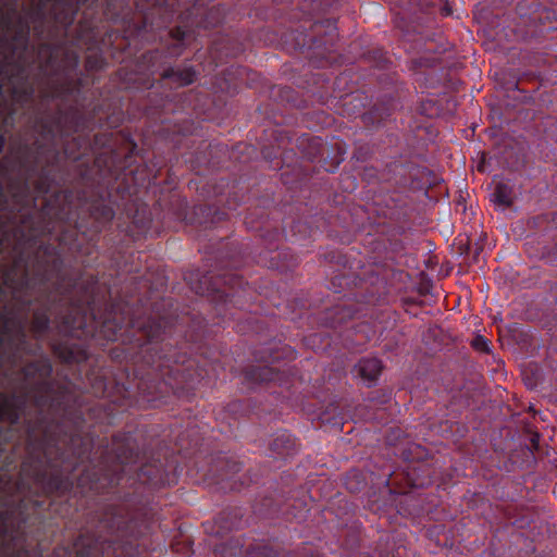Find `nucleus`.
<instances>
[{
	"instance_id": "nucleus-1",
	"label": "nucleus",
	"mask_w": 557,
	"mask_h": 557,
	"mask_svg": "<svg viewBox=\"0 0 557 557\" xmlns=\"http://www.w3.org/2000/svg\"><path fill=\"white\" fill-rule=\"evenodd\" d=\"M52 281L57 295L46 292L41 307L33 313L35 339L45 338L55 313L61 338L51 348L62 362L81 366L91 357L92 347L119 342L110 351L111 359L132 367L116 374L108 368L87 372L85 386L94 396L119 408H145L170 394H188L205 379L190 349V344L203 337L205 318L178 311L172 298H161L149 312L137 314L128 301L113 300L96 276L70 277L60 249L41 244L34 257L33 276L25 264L20 287H46Z\"/></svg>"
},
{
	"instance_id": "nucleus-2",
	"label": "nucleus",
	"mask_w": 557,
	"mask_h": 557,
	"mask_svg": "<svg viewBox=\"0 0 557 557\" xmlns=\"http://www.w3.org/2000/svg\"><path fill=\"white\" fill-rule=\"evenodd\" d=\"M48 357L21 368L23 382L17 391L0 394V443L17 437L24 417L25 457L21 463L15 491L23 495L16 508L1 512L4 532L9 527L22 531L29 521L27 504L34 512L49 505L45 496H65L74 487L73 472L89 459L92 444L81 434L83 411L71 382L58 384Z\"/></svg>"
},
{
	"instance_id": "nucleus-3",
	"label": "nucleus",
	"mask_w": 557,
	"mask_h": 557,
	"mask_svg": "<svg viewBox=\"0 0 557 557\" xmlns=\"http://www.w3.org/2000/svg\"><path fill=\"white\" fill-rule=\"evenodd\" d=\"M175 478H78L76 488L100 497L72 547L58 546L52 557H144L150 549L152 490Z\"/></svg>"
},
{
	"instance_id": "nucleus-4",
	"label": "nucleus",
	"mask_w": 557,
	"mask_h": 557,
	"mask_svg": "<svg viewBox=\"0 0 557 557\" xmlns=\"http://www.w3.org/2000/svg\"><path fill=\"white\" fill-rule=\"evenodd\" d=\"M96 9L88 8L77 28V40L87 46L86 70H102L106 57L124 62L132 55L136 40H156L149 26V15L140 0H95Z\"/></svg>"
},
{
	"instance_id": "nucleus-5",
	"label": "nucleus",
	"mask_w": 557,
	"mask_h": 557,
	"mask_svg": "<svg viewBox=\"0 0 557 557\" xmlns=\"http://www.w3.org/2000/svg\"><path fill=\"white\" fill-rule=\"evenodd\" d=\"M149 15L152 34L166 28L177 20L182 25L166 32L171 44L144 52L135 64L134 74L128 81L150 88V75L157 73L168 58L180 57L191 38L199 35L200 29H211L223 23L226 16L224 3L205 8L207 0H141Z\"/></svg>"
},
{
	"instance_id": "nucleus-6",
	"label": "nucleus",
	"mask_w": 557,
	"mask_h": 557,
	"mask_svg": "<svg viewBox=\"0 0 557 557\" xmlns=\"http://www.w3.org/2000/svg\"><path fill=\"white\" fill-rule=\"evenodd\" d=\"M113 205L115 201L110 191H92L88 197L85 190L60 189L45 200L44 213H51L53 207L55 218L69 225L74 223L73 228L64 232L61 242L70 244L71 248L81 249L78 233L86 236L88 242H94L112 222L115 215Z\"/></svg>"
},
{
	"instance_id": "nucleus-7",
	"label": "nucleus",
	"mask_w": 557,
	"mask_h": 557,
	"mask_svg": "<svg viewBox=\"0 0 557 557\" xmlns=\"http://www.w3.org/2000/svg\"><path fill=\"white\" fill-rule=\"evenodd\" d=\"M243 264L240 257L231 256L224 264L223 273L213 275L210 273L196 274L197 281H193L190 275V288L198 295L211 297L214 302L216 315L221 317L222 322L227 319H235L233 309H244L245 306L253 300V288L244 280V277L233 270H237Z\"/></svg>"
},
{
	"instance_id": "nucleus-8",
	"label": "nucleus",
	"mask_w": 557,
	"mask_h": 557,
	"mask_svg": "<svg viewBox=\"0 0 557 557\" xmlns=\"http://www.w3.org/2000/svg\"><path fill=\"white\" fill-rule=\"evenodd\" d=\"M37 54L41 73L50 77L49 88L41 92L44 100L65 101L81 95L85 79L78 70L79 55L75 50L42 41Z\"/></svg>"
},
{
	"instance_id": "nucleus-9",
	"label": "nucleus",
	"mask_w": 557,
	"mask_h": 557,
	"mask_svg": "<svg viewBox=\"0 0 557 557\" xmlns=\"http://www.w3.org/2000/svg\"><path fill=\"white\" fill-rule=\"evenodd\" d=\"M14 53L4 54L0 46V73L10 84V95L13 104L10 107L4 123L14 125V117L17 113L15 106L24 108L28 106L35 97V86L29 78L28 65L25 61V54L21 53L17 59L13 58Z\"/></svg>"
},
{
	"instance_id": "nucleus-10",
	"label": "nucleus",
	"mask_w": 557,
	"mask_h": 557,
	"mask_svg": "<svg viewBox=\"0 0 557 557\" xmlns=\"http://www.w3.org/2000/svg\"><path fill=\"white\" fill-rule=\"evenodd\" d=\"M4 346L11 350L9 360L13 366L22 355L35 356L41 350L39 344L33 345L28 339L26 319L14 313L0 315V368L3 366Z\"/></svg>"
},
{
	"instance_id": "nucleus-11",
	"label": "nucleus",
	"mask_w": 557,
	"mask_h": 557,
	"mask_svg": "<svg viewBox=\"0 0 557 557\" xmlns=\"http://www.w3.org/2000/svg\"><path fill=\"white\" fill-rule=\"evenodd\" d=\"M44 147L45 143L39 139H36L32 145L22 144L18 147L16 161L24 175L10 184L17 212H22L30 203V180L35 177L37 172Z\"/></svg>"
},
{
	"instance_id": "nucleus-12",
	"label": "nucleus",
	"mask_w": 557,
	"mask_h": 557,
	"mask_svg": "<svg viewBox=\"0 0 557 557\" xmlns=\"http://www.w3.org/2000/svg\"><path fill=\"white\" fill-rule=\"evenodd\" d=\"M54 208L51 207V212H53ZM22 225L29 231V235L33 238H37L40 236H55L60 246L62 248H66L71 251L81 252L84 250V243L87 246H95L96 239L94 242H88L87 237L78 233V243L81 244V249L71 248L70 244H64L61 242L62 235L70 228L74 227V223L72 225L65 224L60 221L58 218L53 215V213L45 214L44 207L39 210V212L28 211L22 214ZM86 250H89V247H86Z\"/></svg>"
},
{
	"instance_id": "nucleus-13",
	"label": "nucleus",
	"mask_w": 557,
	"mask_h": 557,
	"mask_svg": "<svg viewBox=\"0 0 557 557\" xmlns=\"http://www.w3.org/2000/svg\"><path fill=\"white\" fill-rule=\"evenodd\" d=\"M385 182L397 187L410 188L412 190L428 189L437 183V175L424 165L418 164L414 160L399 159L386 166Z\"/></svg>"
},
{
	"instance_id": "nucleus-14",
	"label": "nucleus",
	"mask_w": 557,
	"mask_h": 557,
	"mask_svg": "<svg viewBox=\"0 0 557 557\" xmlns=\"http://www.w3.org/2000/svg\"><path fill=\"white\" fill-rule=\"evenodd\" d=\"M294 350L290 347H285L282 351L277 350L273 345H268L260 348L255 358L260 364L248 367L244 376L248 383L260 385L263 383L275 382L282 384L284 379V371L280 366H275L282 358H294Z\"/></svg>"
},
{
	"instance_id": "nucleus-15",
	"label": "nucleus",
	"mask_w": 557,
	"mask_h": 557,
	"mask_svg": "<svg viewBox=\"0 0 557 557\" xmlns=\"http://www.w3.org/2000/svg\"><path fill=\"white\" fill-rule=\"evenodd\" d=\"M82 117L77 109L71 108L69 111H64L60 108L53 115L37 117L36 124L44 138L53 139L58 134L64 135L70 131L77 132Z\"/></svg>"
},
{
	"instance_id": "nucleus-16",
	"label": "nucleus",
	"mask_w": 557,
	"mask_h": 557,
	"mask_svg": "<svg viewBox=\"0 0 557 557\" xmlns=\"http://www.w3.org/2000/svg\"><path fill=\"white\" fill-rule=\"evenodd\" d=\"M214 557H280L278 553L265 543L245 545L242 536L214 545Z\"/></svg>"
},
{
	"instance_id": "nucleus-17",
	"label": "nucleus",
	"mask_w": 557,
	"mask_h": 557,
	"mask_svg": "<svg viewBox=\"0 0 557 557\" xmlns=\"http://www.w3.org/2000/svg\"><path fill=\"white\" fill-rule=\"evenodd\" d=\"M243 466L234 457L219 456L208 470V474L218 483L224 484L231 491H240L244 482L236 480V475L240 472Z\"/></svg>"
},
{
	"instance_id": "nucleus-18",
	"label": "nucleus",
	"mask_w": 557,
	"mask_h": 557,
	"mask_svg": "<svg viewBox=\"0 0 557 557\" xmlns=\"http://www.w3.org/2000/svg\"><path fill=\"white\" fill-rule=\"evenodd\" d=\"M59 158L60 152L53 147L48 148L45 144L41 159L35 173L37 180L34 183V188L38 195L45 196L51 191L55 183L54 169L58 165Z\"/></svg>"
},
{
	"instance_id": "nucleus-19",
	"label": "nucleus",
	"mask_w": 557,
	"mask_h": 557,
	"mask_svg": "<svg viewBox=\"0 0 557 557\" xmlns=\"http://www.w3.org/2000/svg\"><path fill=\"white\" fill-rule=\"evenodd\" d=\"M253 510L264 517L283 515L287 519H294L297 522L304 521L309 512L305 502L294 500L293 503L286 502L284 505H280L270 497H265L260 504L255 505Z\"/></svg>"
},
{
	"instance_id": "nucleus-20",
	"label": "nucleus",
	"mask_w": 557,
	"mask_h": 557,
	"mask_svg": "<svg viewBox=\"0 0 557 557\" xmlns=\"http://www.w3.org/2000/svg\"><path fill=\"white\" fill-rule=\"evenodd\" d=\"M126 211L129 219L126 234L134 240L145 237L152 222L149 207L146 203L133 201L126 205Z\"/></svg>"
},
{
	"instance_id": "nucleus-21",
	"label": "nucleus",
	"mask_w": 557,
	"mask_h": 557,
	"mask_svg": "<svg viewBox=\"0 0 557 557\" xmlns=\"http://www.w3.org/2000/svg\"><path fill=\"white\" fill-rule=\"evenodd\" d=\"M337 38L335 21L325 18L312 25L311 34L306 35L302 45L331 52Z\"/></svg>"
},
{
	"instance_id": "nucleus-22",
	"label": "nucleus",
	"mask_w": 557,
	"mask_h": 557,
	"mask_svg": "<svg viewBox=\"0 0 557 557\" xmlns=\"http://www.w3.org/2000/svg\"><path fill=\"white\" fill-rule=\"evenodd\" d=\"M89 0H51L49 14L58 28L65 35L74 23L79 9Z\"/></svg>"
},
{
	"instance_id": "nucleus-23",
	"label": "nucleus",
	"mask_w": 557,
	"mask_h": 557,
	"mask_svg": "<svg viewBox=\"0 0 557 557\" xmlns=\"http://www.w3.org/2000/svg\"><path fill=\"white\" fill-rule=\"evenodd\" d=\"M359 309L354 304L339 302L323 312L321 321L325 327L334 331L350 330L352 319L358 314Z\"/></svg>"
},
{
	"instance_id": "nucleus-24",
	"label": "nucleus",
	"mask_w": 557,
	"mask_h": 557,
	"mask_svg": "<svg viewBox=\"0 0 557 557\" xmlns=\"http://www.w3.org/2000/svg\"><path fill=\"white\" fill-rule=\"evenodd\" d=\"M409 70L412 72L414 83L420 88H434L440 83V77L436 74L435 58H414L409 63Z\"/></svg>"
},
{
	"instance_id": "nucleus-25",
	"label": "nucleus",
	"mask_w": 557,
	"mask_h": 557,
	"mask_svg": "<svg viewBox=\"0 0 557 557\" xmlns=\"http://www.w3.org/2000/svg\"><path fill=\"white\" fill-rule=\"evenodd\" d=\"M244 515V509L240 507H227L214 519L215 525L205 524L206 531L216 536H223L225 533L239 529L245 524Z\"/></svg>"
},
{
	"instance_id": "nucleus-26",
	"label": "nucleus",
	"mask_w": 557,
	"mask_h": 557,
	"mask_svg": "<svg viewBox=\"0 0 557 557\" xmlns=\"http://www.w3.org/2000/svg\"><path fill=\"white\" fill-rule=\"evenodd\" d=\"M400 107L401 104L399 99L385 94L368 112L362 115L363 122L372 126H380Z\"/></svg>"
},
{
	"instance_id": "nucleus-27",
	"label": "nucleus",
	"mask_w": 557,
	"mask_h": 557,
	"mask_svg": "<svg viewBox=\"0 0 557 557\" xmlns=\"http://www.w3.org/2000/svg\"><path fill=\"white\" fill-rule=\"evenodd\" d=\"M270 456L276 459H286L297 450L296 438L286 430L276 432L269 443Z\"/></svg>"
},
{
	"instance_id": "nucleus-28",
	"label": "nucleus",
	"mask_w": 557,
	"mask_h": 557,
	"mask_svg": "<svg viewBox=\"0 0 557 557\" xmlns=\"http://www.w3.org/2000/svg\"><path fill=\"white\" fill-rule=\"evenodd\" d=\"M4 22L7 28H11L12 26L14 28V34L11 38V42L9 44L11 52L15 53L17 49H21V53L25 54L29 46L30 37V26L28 21L20 15L17 16L14 25L12 24V20L9 16L5 18Z\"/></svg>"
},
{
	"instance_id": "nucleus-29",
	"label": "nucleus",
	"mask_w": 557,
	"mask_h": 557,
	"mask_svg": "<svg viewBox=\"0 0 557 557\" xmlns=\"http://www.w3.org/2000/svg\"><path fill=\"white\" fill-rule=\"evenodd\" d=\"M383 370L382 361L376 357H363L352 368L354 376L360 377L367 386L376 383Z\"/></svg>"
},
{
	"instance_id": "nucleus-30",
	"label": "nucleus",
	"mask_w": 557,
	"mask_h": 557,
	"mask_svg": "<svg viewBox=\"0 0 557 557\" xmlns=\"http://www.w3.org/2000/svg\"><path fill=\"white\" fill-rule=\"evenodd\" d=\"M283 232L286 240L299 246H306L307 240H313L318 235V228L302 220L293 221L288 226H284Z\"/></svg>"
},
{
	"instance_id": "nucleus-31",
	"label": "nucleus",
	"mask_w": 557,
	"mask_h": 557,
	"mask_svg": "<svg viewBox=\"0 0 557 557\" xmlns=\"http://www.w3.org/2000/svg\"><path fill=\"white\" fill-rule=\"evenodd\" d=\"M197 71L191 65L184 67H165L161 73V78L170 81L176 87H184L193 84L197 78Z\"/></svg>"
},
{
	"instance_id": "nucleus-32",
	"label": "nucleus",
	"mask_w": 557,
	"mask_h": 557,
	"mask_svg": "<svg viewBox=\"0 0 557 557\" xmlns=\"http://www.w3.org/2000/svg\"><path fill=\"white\" fill-rule=\"evenodd\" d=\"M239 48L233 44L228 36H221L212 42L210 54L216 65L222 64L226 59L234 58Z\"/></svg>"
},
{
	"instance_id": "nucleus-33",
	"label": "nucleus",
	"mask_w": 557,
	"mask_h": 557,
	"mask_svg": "<svg viewBox=\"0 0 557 557\" xmlns=\"http://www.w3.org/2000/svg\"><path fill=\"white\" fill-rule=\"evenodd\" d=\"M506 520L517 529H525L533 522L532 511L523 506L509 505L504 511Z\"/></svg>"
},
{
	"instance_id": "nucleus-34",
	"label": "nucleus",
	"mask_w": 557,
	"mask_h": 557,
	"mask_svg": "<svg viewBox=\"0 0 557 557\" xmlns=\"http://www.w3.org/2000/svg\"><path fill=\"white\" fill-rule=\"evenodd\" d=\"M89 149H91L90 139L82 136L66 140L63 147L64 154L72 160L81 159Z\"/></svg>"
},
{
	"instance_id": "nucleus-35",
	"label": "nucleus",
	"mask_w": 557,
	"mask_h": 557,
	"mask_svg": "<svg viewBox=\"0 0 557 557\" xmlns=\"http://www.w3.org/2000/svg\"><path fill=\"white\" fill-rule=\"evenodd\" d=\"M245 411V405L242 400H233L226 405L223 412L219 413V418L223 414L222 419L227 420V424L230 426V431L232 432L233 428H235L236 422Z\"/></svg>"
},
{
	"instance_id": "nucleus-36",
	"label": "nucleus",
	"mask_w": 557,
	"mask_h": 557,
	"mask_svg": "<svg viewBox=\"0 0 557 557\" xmlns=\"http://www.w3.org/2000/svg\"><path fill=\"white\" fill-rule=\"evenodd\" d=\"M494 201L505 208L511 207L513 203L515 191L507 183H498L493 193Z\"/></svg>"
},
{
	"instance_id": "nucleus-37",
	"label": "nucleus",
	"mask_w": 557,
	"mask_h": 557,
	"mask_svg": "<svg viewBox=\"0 0 557 557\" xmlns=\"http://www.w3.org/2000/svg\"><path fill=\"white\" fill-rule=\"evenodd\" d=\"M198 212L201 213L202 215L211 216V225L218 224L221 221L228 219L227 212H225L224 210L215 209L214 207L211 206H199L198 208H196V213Z\"/></svg>"
},
{
	"instance_id": "nucleus-38",
	"label": "nucleus",
	"mask_w": 557,
	"mask_h": 557,
	"mask_svg": "<svg viewBox=\"0 0 557 557\" xmlns=\"http://www.w3.org/2000/svg\"><path fill=\"white\" fill-rule=\"evenodd\" d=\"M307 141L309 143V150L305 152L307 158L315 159L324 156L325 146L321 137H311Z\"/></svg>"
},
{
	"instance_id": "nucleus-39",
	"label": "nucleus",
	"mask_w": 557,
	"mask_h": 557,
	"mask_svg": "<svg viewBox=\"0 0 557 557\" xmlns=\"http://www.w3.org/2000/svg\"><path fill=\"white\" fill-rule=\"evenodd\" d=\"M418 112L421 115L434 117L438 114L440 108L437 106V102L433 98H426L421 99L420 104L418 107Z\"/></svg>"
},
{
	"instance_id": "nucleus-40",
	"label": "nucleus",
	"mask_w": 557,
	"mask_h": 557,
	"mask_svg": "<svg viewBox=\"0 0 557 557\" xmlns=\"http://www.w3.org/2000/svg\"><path fill=\"white\" fill-rule=\"evenodd\" d=\"M46 11L44 4H38L35 10L32 12V16L34 22L37 23L35 26V32L38 38H41L44 35V26L46 21Z\"/></svg>"
},
{
	"instance_id": "nucleus-41",
	"label": "nucleus",
	"mask_w": 557,
	"mask_h": 557,
	"mask_svg": "<svg viewBox=\"0 0 557 557\" xmlns=\"http://www.w3.org/2000/svg\"><path fill=\"white\" fill-rule=\"evenodd\" d=\"M541 259L550 265H557V242L543 247Z\"/></svg>"
},
{
	"instance_id": "nucleus-42",
	"label": "nucleus",
	"mask_w": 557,
	"mask_h": 557,
	"mask_svg": "<svg viewBox=\"0 0 557 557\" xmlns=\"http://www.w3.org/2000/svg\"><path fill=\"white\" fill-rule=\"evenodd\" d=\"M386 174V168L383 171L377 170L374 166H367L363 169L362 177L368 183H372L375 181H384L383 175Z\"/></svg>"
},
{
	"instance_id": "nucleus-43",
	"label": "nucleus",
	"mask_w": 557,
	"mask_h": 557,
	"mask_svg": "<svg viewBox=\"0 0 557 557\" xmlns=\"http://www.w3.org/2000/svg\"><path fill=\"white\" fill-rule=\"evenodd\" d=\"M472 347L481 352H490L491 342L483 335H476L472 341Z\"/></svg>"
},
{
	"instance_id": "nucleus-44",
	"label": "nucleus",
	"mask_w": 557,
	"mask_h": 557,
	"mask_svg": "<svg viewBox=\"0 0 557 557\" xmlns=\"http://www.w3.org/2000/svg\"><path fill=\"white\" fill-rule=\"evenodd\" d=\"M280 237H281V233L276 228L271 232H268V234L264 236V240L267 243V248L269 250L278 249V244H276V242H278Z\"/></svg>"
},
{
	"instance_id": "nucleus-45",
	"label": "nucleus",
	"mask_w": 557,
	"mask_h": 557,
	"mask_svg": "<svg viewBox=\"0 0 557 557\" xmlns=\"http://www.w3.org/2000/svg\"><path fill=\"white\" fill-rule=\"evenodd\" d=\"M373 54H374L375 58L377 57V59H379L377 66L385 67L387 59H386L385 54L383 53V51L382 50H374Z\"/></svg>"
},
{
	"instance_id": "nucleus-46",
	"label": "nucleus",
	"mask_w": 557,
	"mask_h": 557,
	"mask_svg": "<svg viewBox=\"0 0 557 557\" xmlns=\"http://www.w3.org/2000/svg\"><path fill=\"white\" fill-rule=\"evenodd\" d=\"M8 207V197L4 193L3 186L0 184V210H7Z\"/></svg>"
},
{
	"instance_id": "nucleus-47",
	"label": "nucleus",
	"mask_w": 557,
	"mask_h": 557,
	"mask_svg": "<svg viewBox=\"0 0 557 557\" xmlns=\"http://www.w3.org/2000/svg\"><path fill=\"white\" fill-rule=\"evenodd\" d=\"M18 301V305L21 307V310H25V311H28L29 308L33 306L34 304V300L33 299H26V298H23V297H20L17 299Z\"/></svg>"
},
{
	"instance_id": "nucleus-48",
	"label": "nucleus",
	"mask_w": 557,
	"mask_h": 557,
	"mask_svg": "<svg viewBox=\"0 0 557 557\" xmlns=\"http://www.w3.org/2000/svg\"><path fill=\"white\" fill-rule=\"evenodd\" d=\"M377 550H379V557H394V553H393V549H380V545L377 546Z\"/></svg>"
},
{
	"instance_id": "nucleus-49",
	"label": "nucleus",
	"mask_w": 557,
	"mask_h": 557,
	"mask_svg": "<svg viewBox=\"0 0 557 557\" xmlns=\"http://www.w3.org/2000/svg\"><path fill=\"white\" fill-rule=\"evenodd\" d=\"M539 441H540V437H539V434H534L531 438V445L532 447L537 450L539 449Z\"/></svg>"
},
{
	"instance_id": "nucleus-50",
	"label": "nucleus",
	"mask_w": 557,
	"mask_h": 557,
	"mask_svg": "<svg viewBox=\"0 0 557 557\" xmlns=\"http://www.w3.org/2000/svg\"><path fill=\"white\" fill-rule=\"evenodd\" d=\"M94 141H95L94 143L95 145H101V146H107L108 145V139L102 141L100 135H95Z\"/></svg>"
},
{
	"instance_id": "nucleus-51",
	"label": "nucleus",
	"mask_w": 557,
	"mask_h": 557,
	"mask_svg": "<svg viewBox=\"0 0 557 557\" xmlns=\"http://www.w3.org/2000/svg\"><path fill=\"white\" fill-rule=\"evenodd\" d=\"M4 146H5V136L0 133V154L2 153L3 149H4Z\"/></svg>"
},
{
	"instance_id": "nucleus-52",
	"label": "nucleus",
	"mask_w": 557,
	"mask_h": 557,
	"mask_svg": "<svg viewBox=\"0 0 557 557\" xmlns=\"http://www.w3.org/2000/svg\"><path fill=\"white\" fill-rule=\"evenodd\" d=\"M442 14L445 15V16H448L451 14V9L448 8L447 5H445L443 9H442Z\"/></svg>"
},
{
	"instance_id": "nucleus-53",
	"label": "nucleus",
	"mask_w": 557,
	"mask_h": 557,
	"mask_svg": "<svg viewBox=\"0 0 557 557\" xmlns=\"http://www.w3.org/2000/svg\"><path fill=\"white\" fill-rule=\"evenodd\" d=\"M347 487H348V490H351V491H358L359 490V486H356V487L350 486V476H348Z\"/></svg>"
},
{
	"instance_id": "nucleus-54",
	"label": "nucleus",
	"mask_w": 557,
	"mask_h": 557,
	"mask_svg": "<svg viewBox=\"0 0 557 557\" xmlns=\"http://www.w3.org/2000/svg\"><path fill=\"white\" fill-rule=\"evenodd\" d=\"M190 553H191L190 546H186L185 547V553H184V555L182 557H188L190 555Z\"/></svg>"
},
{
	"instance_id": "nucleus-55",
	"label": "nucleus",
	"mask_w": 557,
	"mask_h": 557,
	"mask_svg": "<svg viewBox=\"0 0 557 557\" xmlns=\"http://www.w3.org/2000/svg\"><path fill=\"white\" fill-rule=\"evenodd\" d=\"M23 261V256H18V258L15 260V267H18Z\"/></svg>"
},
{
	"instance_id": "nucleus-56",
	"label": "nucleus",
	"mask_w": 557,
	"mask_h": 557,
	"mask_svg": "<svg viewBox=\"0 0 557 557\" xmlns=\"http://www.w3.org/2000/svg\"><path fill=\"white\" fill-rule=\"evenodd\" d=\"M3 98V84L0 82V100Z\"/></svg>"
},
{
	"instance_id": "nucleus-57",
	"label": "nucleus",
	"mask_w": 557,
	"mask_h": 557,
	"mask_svg": "<svg viewBox=\"0 0 557 557\" xmlns=\"http://www.w3.org/2000/svg\"><path fill=\"white\" fill-rule=\"evenodd\" d=\"M283 255V252H277L275 257H272V260H274L275 258H280L281 256Z\"/></svg>"
},
{
	"instance_id": "nucleus-58",
	"label": "nucleus",
	"mask_w": 557,
	"mask_h": 557,
	"mask_svg": "<svg viewBox=\"0 0 557 557\" xmlns=\"http://www.w3.org/2000/svg\"><path fill=\"white\" fill-rule=\"evenodd\" d=\"M32 203H33V207H36V199H33Z\"/></svg>"
}]
</instances>
